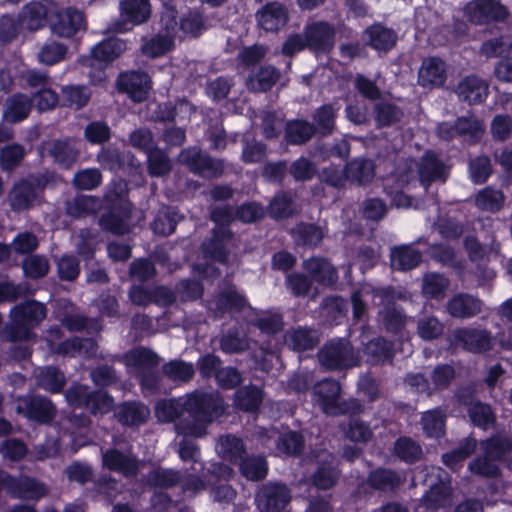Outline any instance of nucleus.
<instances>
[{
	"label": "nucleus",
	"instance_id": "0e129e2a",
	"mask_svg": "<svg viewBox=\"0 0 512 512\" xmlns=\"http://www.w3.org/2000/svg\"><path fill=\"white\" fill-rule=\"evenodd\" d=\"M26 149L20 143H11L0 149V168L2 171L11 172L24 160Z\"/></svg>",
	"mask_w": 512,
	"mask_h": 512
},
{
	"label": "nucleus",
	"instance_id": "a19ab883",
	"mask_svg": "<svg viewBox=\"0 0 512 512\" xmlns=\"http://www.w3.org/2000/svg\"><path fill=\"white\" fill-rule=\"evenodd\" d=\"M340 393L341 385L339 381L332 378L323 379L315 386V394L326 412L338 407Z\"/></svg>",
	"mask_w": 512,
	"mask_h": 512
},
{
	"label": "nucleus",
	"instance_id": "393cba45",
	"mask_svg": "<svg viewBox=\"0 0 512 512\" xmlns=\"http://www.w3.org/2000/svg\"><path fill=\"white\" fill-rule=\"evenodd\" d=\"M97 161L104 170L113 173L124 171L126 166H133L134 156L113 145L102 146L97 153Z\"/></svg>",
	"mask_w": 512,
	"mask_h": 512
},
{
	"label": "nucleus",
	"instance_id": "f03ea898",
	"mask_svg": "<svg viewBox=\"0 0 512 512\" xmlns=\"http://www.w3.org/2000/svg\"><path fill=\"white\" fill-rule=\"evenodd\" d=\"M128 186L123 179L112 180L103 196L104 212L98 225L104 232L121 236L129 232L128 220L131 217L132 203L128 198Z\"/></svg>",
	"mask_w": 512,
	"mask_h": 512
},
{
	"label": "nucleus",
	"instance_id": "4be33fe9",
	"mask_svg": "<svg viewBox=\"0 0 512 512\" xmlns=\"http://www.w3.org/2000/svg\"><path fill=\"white\" fill-rule=\"evenodd\" d=\"M446 79V64L441 58L432 56L423 60L418 73V81L421 86L441 87Z\"/></svg>",
	"mask_w": 512,
	"mask_h": 512
},
{
	"label": "nucleus",
	"instance_id": "f3484780",
	"mask_svg": "<svg viewBox=\"0 0 512 512\" xmlns=\"http://www.w3.org/2000/svg\"><path fill=\"white\" fill-rule=\"evenodd\" d=\"M46 153L55 165L64 170L71 169L80 157V149L70 138L49 141L46 145Z\"/></svg>",
	"mask_w": 512,
	"mask_h": 512
},
{
	"label": "nucleus",
	"instance_id": "423d86ee",
	"mask_svg": "<svg viewBox=\"0 0 512 512\" xmlns=\"http://www.w3.org/2000/svg\"><path fill=\"white\" fill-rule=\"evenodd\" d=\"M178 159L191 173L203 178L218 179L224 174V160L212 157L197 146L182 149Z\"/></svg>",
	"mask_w": 512,
	"mask_h": 512
},
{
	"label": "nucleus",
	"instance_id": "5fc2aeb1",
	"mask_svg": "<svg viewBox=\"0 0 512 512\" xmlns=\"http://www.w3.org/2000/svg\"><path fill=\"white\" fill-rule=\"evenodd\" d=\"M423 433L427 438L440 439L446 433V416L438 410L433 409L423 414L421 418Z\"/></svg>",
	"mask_w": 512,
	"mask_h": 512
},
{
	"label": "nucleus",
	"instance_id": "2f4dec72",
	"mask_svg": "<svg viewBox=\"0 0 512 512\" xmlns=\"http://www.w3.org/2000/svg\"><path fill=\"white\" fill-rule=\"evenodd\" d=\"M403 480L398 472L385 467H377L369 471L366 484L373 490L391 492L402 484Z\"/></svg>",
	"mask_w": 512,
	"mask_h": 512
},
{
	"label": "nucleus",
	"instance_id": "b1692460",
	"mask_svg": "<svg viewBox=\"0 0 512 512\" xmlns=\"http://www.w3.org/2000/svg\"><path fill=\"white\" fill-rule=\"evenodd\" d=\"M319 342V333L309 327L298 326L287 330L284 334L285 345L296 352L312 350Z\"/></svg>",
	"mask_w": 512,
	"mask_h": 512
},
{
	"label": "nucleus",
	"instance_id": "864d4df0",
	"mask_svg": "<svg viewBox=\"0 0 512 512\" xmlns=\"http://www.w3.org/2000/svg\"><path fill=\"white\" fill-rule=\"evenodd\" d=\"M449 284V279L442 273H426L422 280V294L427 299L439 300L443 298Z\"/></svg>",
	"mask_w": 512,
	"mask_h": 512
},
{
	"label": "nucleus",
	"instance_id": "6e6552de",
	"mask_svg": "<svg viewBox=\"0 0 512 512\" xmlns=\"http://www.w3.org/2000/svg\"><path fill=\"white\" fill-rule=\"evenodd\" d=\"M118 11V19L111 25L116 33H126L146 23L152 13L151 3H146L145 0H120Z\"/></svg>",
	"mask_w": 512,
	"mask_h": 512
},
{
	"label": "nucleus",
	"instance_id": "58836bf2",
	"mask_svg": "<svg viewBox=\"0 0 512 512\" xmlns=\"http://www.w3.org/2000/svg\"><path fill=\"white\" fill-rule=\"evenodd\" d=\"M241 475L249 481L258 482L264 480L269 472V465L263 455H247L239 463Z\"/></svg>",
	"mask_w": 512,
	"mask_h": 512
},
{
	"label": "nucleus",
	"instance_id": "6ab92c4d",
	"mask_svg": "<svg viewBox=\"0 0 512 512\" xmlns=\"http://www.w3.org/2000/svg\"><path fill=\"white\" fill-rule=\"evenodd\" d=\"M259 27L266 32H278L289 20L287 8L279 2H268L256 13Z\"/></svg>",
	"mask_w": 512,
	"mask_h": 512
},
{
	"label": "nucleus",
	"instance_id": "8fccbe9b",
	"mask_svg": "<svg viewBox=\"0 0 512 512\" xmlns=\"http://www.w3.org/2000/svg\"><path fill=\"white\" fill-rule=\"evenodd\" d=\"M374 120L377 128L391 127L401 121L402 109L389 101H381L373 106Z\"/></svg>",
	"mask_w": 512,
	"mask_h": 512
},
{
	"label": "nucleus",
	"instance_id": "a878e982",
	"mask_svg": "<svg viewBox=\"0 0 512 512\" xmlns=\"http://www.w3.org/2000/svg\"><path fill=\"white\" fill-rule=\"evenodd\" d=\"M456 92L469 105L481 104L488 96V85L478 76L468 75L459 82Z\"/></svg>",
	"mask_w": 512,
	"mask_h": 512
},
{
	"label": "nucleus",
	"instance_id": "2eb2a0df",
	"mask_svg": "<svg viewBox=\"0 0 512 512\" xmlns=\"http://www.w3.org/2000/svg\"><path fill=\"white\" fill-rule=\"evenodd\" d=\"M19 410L27 419L38 424H50L57 414L54 403L49 398L40 395L23 398Z\"/></svg>",
	"mask_w": 512,
	"mask_h": 512
},
{
	"label": "nucleus",
	"instance_id": "338daca9",
	"mask_svg": "<svg viewBox=\"0 0 512 512\" xmlns=\"http://www.w3.org/2000/svg\"><path fill=\"white\" fill-rule=\"evenodd\" d=\"M417 335L424 341L439 339L444 334L445 326L436 316H423L417 321Z\"/></svg>",
	"mask_w": 512,
	"mask_h": 512
},
{
	"label": "nucleus",
	"instance_id": "e2e57ef3",
	"mask_svg": "<svg viewBox=\"0 0 512 512\" xmlns=\"http://www.w3.org/2000/svg\"><path fill=\"white\" fill-rule=\"evenodd\" d=\"M469 471L484 478H499L502 475L497 461L486 453L476 456L468 465Z\"/></svg>",
	"mask_w": 512,
	"mask_h": 512
},
{
	"label": "nucleus",
	"instance_id": "7ed1b4c3",
	"mask_svg": "<svg viewBox=\"0 0 512 512\" xmlns=\"http://www.w3.org/2000/svg\"><path fill=\"white\" fill-rule=\"evenodd\" d=\"M10 320L2 330L10 342L27 341L35 337L34 329L47 317V307L35 299L22 301L10 310Z\"/></svg>",
	"mask_w": 512,
	"mask_h": 512
},
{
	"label": "nucleus",
	"instance_id": "13d9d810",
	"mask_svg": "<svg viewBox=\"0 0 512 512\" xmlns=\"http://www.w3.org/2000/svg\"><path fill=\"white\" fill-rule=\"evenodd\" d=\"M126 361L128 365L147 370L156 368L160 363V357L151 349L140 346L127 352Z\"/></svg>",
	"mask_w": 512,
	"mask_h": 512
},
{
	"label": "nucleus",
	"instance_id": "4d7b16f0",
	"mask_svg": "<svg viewBox=\"0 0 512 512\" xmlns=\"http://www.w3.org/2000/svg\"><path fill=\"white\" fill-rule=\"evenodd\" d=\"M336 117L337 112L331 103L318 107L312 116L317 133L323 137L331 135L335 129Z\"/></svg>",
	"mask_w": 512,
	"mask_h": 512
},
{
	"label": "nucleus",
	"instance_id": "9b49d317",
	"mask_svg": "<svg viewBox=\"0 0 512 512\" xmlns=\"http://www.w3.org/2000/svg\"><path fill=\"white\" fill-rule=\"evenodd\" d=\"M50 28L57 37L72 38L86 30L85 14L74 7L58 10L50 20Z\"/></svg>",
	"mask_w": 512,
	"mask_h": 512
},
{
	"label": "nucleus",
	"instance_id": "c85d7f7f",
	"mask_svg": "<svg viewBox=\"0 0 512 512\" xmlns=\"http://www.w3.org/2000/svg\"><path fill=\"white\" fill-rule=\"evenodd\" d=\"M291 236L297 246L314 249L322 243L325 232L323 228L316 223L301 221L291 229Z\"/></svg>",
	"mask_w": 512,
	"mask_h": 512
},
{
	"label": "nucleus",
	"instance_id": "f8f14e48",
	"mask_svg": "<svg viewBox=\"0 0 512 512\" xmlns=\"http://www.w3.org/2000/svg\"><path fill=\"white\" fill-rule=\"evenodd\" d=\"M101 462L103 468L122 474L125 478H135L140 471V461L133 454L110 447L101 450Z\"/></svg>",
	"mask_w": 512,
	"mask_h": 512
},
{
	"label": "nucleus",
	"instance_id": "dca6fc26",
	"mask_svg": "<svg viewBox=\"0 0 512 512\" xmlns=\"http://www.w3.org/2000/svg\"><path fill=\"white\" fill-rule=\"evenodd\" d=\"M361 353L369 366L391 364L395 358L394 342L384 336H377L363 344Z\"/></svg>",
	"mask_w": 512,
	"mask_h": 512
},
{
	"label": "nucleus",
	"instance_id": "c9c22d12",
	"mask_svg": "<svg viewBox=\"0 0 512 512\" xmlns=\"http://www.w3.org/2000/svg\"><path fill=\"white\" fill-rule=\"evenodd\" d=\"M317 134L314 124L306 119L288 120L284 128V140L290 145H302L307 143Z\"/></svg>",
	"mask_w": 512,
	"mask_h": 512
},
{
	"label": "nucleus",
	"instance_id": "e433bc0d",
	"mask_svg": "<svg viewBox=\"0 0 512 512\" xmlns=\"http://www.w3.org/2000/svg\"><path fill=\"white\" fill-rule=\"evenodd\" d=\"M181 482V471L158 466L151 469L145 476V484L153 489L169 490Z\"/></svg>",
	"mask_w": 512,
	"mask_h": 512
},
{
	"label": "nucleus",
	"instance_id": "6e6d98bb",
	"mask_svg": "<svg viewBox=\"0 0 512 512\" xmlns=\"http://www.w3.org/2000/svg\"><path fill=\"white\" fill-rule=\"evenodd\" d=\"M216 308L222 313L242 312L248 305L247 298L234 287L221 291L216 298Z\"/></svg>",
	"mask_w": 512,
	"mask_h": 512
},
{
	"label": "nucleus",
	"instance_id": "20e7f679",
	"mask_svg": "<svg viewBox=\"0 0 512 512\" xmlns=\"http://www.w3.org/2000/svg\"><path fill=\"white\" fill-rule=\"evenodd\" d=\"M126 50L125 40L110 36L93 45L88 54L81 55L78 63L90 69L88 75L92 85H102L107 79L106 69L112 66Z\"/></svg>",
	"mask_w": 512,
	"mask_h": 512
},
{
	"label": "nucleus",
	"instance_id": "aec40b11",
	"mask_svg": "<svg viewBox=\"0 0 512 512\" xmlns=\"http://www.w3.org/2000/svg\"><path fill=\"white\" fill-rule=\"evenodd\" d=\"M446 309L452 318L470 319L482 310V301L468 293L454 294L447 302Z\"/></svg>",
	"mask_w": 512,
	"mask_h": 512
},
{
	"label": "nucleus",
	"instance_id": "052dcab7",
	"mask_svg": "<svg viewBox=\"0 0 512 512\" xmlns=\"http://www.w3.org/2000/svg\"><path fill=\"white\" fill-rule=\"evenodd\" d=\"M113 406L114 398L109 394V392L103 389H90L87 398V405L84 410L94 416L105 415L113 409Z\"/></svg>",
	"mask_w": 512,
	"mask_h": 512
},
{
	"label": "nucleus",
	"instance_id": "37998d69",
	"mask_svg": "<svg viewBox=\"0 0 512 512\" xmlns=\"http://www.w3.org/2000/svg\"><path fill=\"white\" fill-rule=\"evenodd\" d=\"M477 448V440L473 437H466L460 441L458 447L441 455L442 463L451 470H456L464 460L470 457Z\"/></svg>",
	"mask_w": 512,
	"mask_h": 512
},
{
	"label": "nucleus",
	"instance_id": "f257e3e1",
	"mask_svg": "<svg viewBox=\"0 0 512 512\" xmlns=\"http://www.w3.org/2000/svg\"><path fill=\"white\" fill-rule=\"evenodd\" d=\"M183 410L191 421L183 422L181 428L186 435L202 437L208 426L225 415L227 405L218 391L196 389L186 395Z\"/></svg>",
	"mask_w": 512,
	"mask_h": 512
},
{
	"label": "nucleus",
	"instance_id": "1a4fd4ad",
	"mask_svg": "<svg viewBox=\"0 0 512 512\" xmlns=\"http://www.w3.org/2000/svg\"><path fill=\"white\" fill-rule=\"evenodd\" d=\"M291 489L286 483L268 481L256 491L255 503L260 512H281L291 502Z\"/></svg>",
	"mask_w": 512,
	"mask_h": 512
},
{
	"label": "nucleus",
	"instance_id": "9d476101",
	"mask_svg": "<svg viewBox=\"0 0 512 512\" xmlns=\"http://www.w3.org/2000/svg\"><path fill=\"white\" fill-rule=\"evenodd\" d=\"M308 50L315 54H329L336 40V29L328 21L318 20L307 23L303 29Z\"/></svg>",
	"mask_w": 512,
	"mask_h": 512
},
{
	"label": "nucleus",
	"instance_id": "c756f323",
	"mask_svg": "<svg viewBox=\"0 0 512 512\" xmlns=\"http://www.w3.org/2000/svg\"><path fill=\"white\" fill-rule=\"evenodd\" d=\"M47 492L45 484L35 478L13 476L8 494L12 498L39 500L46 496Z\"/></svg>",
	"mask_w": 512,
	"mask_h": 512
},
{
	"label": "nucleus",
	"instance_id": "5701e85b",
	"mask_svg": "<svg viewBox=\"0 0 512 512\" xmlns=\"http://www.w3.org/2000/svg\"><path fill=\"white\" fill-rule=\"evenodd\" d=\"M114 415L121 425L134 427L147 421L150 410L140 401H124L117 405Z\"/></svg>",
	"mask_w": 512,
	"mask_h": 512
},
{
	"label": "nucleus",
	"instance_id": "680f3d73",
	"mask_svg": "<svg viewBox=\"0 0 512 512\" xmlns=\"http://www.w3.org/2000/svg\"><path fill=\"white\" fill-rule=\"evenodd\" d=\"M162 373L173 382H188L195 374L191 363L181 359L170 360L162 365Z\"/></svg>",
	"mask_w": 512,
	"mask_h": 512
},
{
	"label": "nucleus",
	"instance_id": "a211bd4d",
	"mask_svg": "<svg viewBox=\"0 0 512 512\" xmlns=\"http://www.w3.org/2000/svg\"><path fill=\"white\" fill-rule=\"evenodd\" d=\"M304 270L309 274L312 282L324 287H332L338 281V271L332 263L324 257L313 256L303 262Z\"/></svg>",
	"mask_w": 512,
	"mask_h": 512
},
{
	"label": "nucleus",
	"instance_id": "774afa93",
	"mask_svg": "<svg viewBox=\"0 0 512 512\" xmlns=\"http://www.w3.org/2000/svg\"><path fill=\"white\" fill-rule=\"evenodd\" d=\"M277 448L288 456H300L305 448V438L299 431L289 430L279 437Z\"/></svg>",
	"mask_w": 512,
	"mask_h": 512
},
{
	"label": "nucleus",
	"instance_id": "0eeeda50",
	"mask_svg": "<svg viewBox=\"0 0 512 512\" xmlns=\"http://www.w3.org/2000/svg\"><path fill=\"white\" fill-rule=\"evenodd\" d=\"M463 14L475 26L504 23L510 16L501 0H470L464 5Z\"/></svg>",
	"mask_w": 512,
	"mask_h": 512
},
{
	"label": "nucleus",
	"instance_id": "f704fd0d",
	"mask_svg": "<svg viewBox=\"0 0 512 512\" xmlns=\"http://www.w3.org/2000/svg\"><path fill=\"white\" fill-rule=\"evenodd\" d=\"M422 253L413 245H401L391 250V266L397 271H411L422 262Z\"/></svg>",
	"mask_w": 512,
	"mask_h": 512
},
{
	"label": "nucleus",
	"instance_id": "412c9836",
	"mask_svg": "<svg viewBox=\"0 0 512 512\" xmlns=\"http://www.w3.org/2000/svg\"><path fill=\"white\" fill-rule=\"evenodd\" d=\"M264 400V391L254 384L240 386L236 389L233 398L234 408L250 414L259 412Z\"/></svg>",
	"mask_w": 512,
	"mask_h": 512
},
{
	"label": "nucleus",
	"instance_id": "a18cd8bd",
	"mask_svg": "<svg viewBox=\"0 0 512 512\" xmlns=\"http://www.w3.org/2000/svg\"><path fill=\"white\" fill-rule=\"evenodd\" d=\"M66 382L65 374L53 365L42 367L37 375L38 385L51 394L63 392Z\"/></svg>",
	"mask_w": 512,
	"mask_h": 512
},
{
	"label": "nucleus",
	"instance_id": "49530a36",
	"mask_svg": "<svg viewBox=\"0 0 512 512\" xmlns=\"http://www.w3.org/2000/svg\"><path fill=\"white\" fill-rule=\"evenodd\" d=\"M7 109L4 117L11 123L25 120L32 110V100L23 93H16L7 99Z\"/></svg>",
	"mask_w": 512,
	"mask_h": 512
},
{
	"label": "nucleus",
	"instance_id": "69168bd1",
	"mask_svg": "<svg viewBox=\"0 0 512 512\" xmlns=\"http://www.w3.org/2000/svg\"><path fill=\"white\" fill-rule=\"evenodd\" d=\"M146 154L147 170L151 177H162L170 173L172 166L165 151L155 147Z\"/></svg>",
	"mask_w": 512,
	"mask_h": 512
},
{
	"label": "nucleus",
	"instance_id": "7c9ffc66",
	"mask_svg": "<svg viewBox=\"0 0 512 512\" xmlns=\"http://www.w3.org/2000/svg\"><path fill=\"white\" fill-rule=\"evenodd\" d=\"M420 182L429 185L435 181H446L445 164L432 151L424 153L418 168Z\"/></svg>",
	"mask_w": 512,
	"mask_h": 512
},
{
	"label": "nucleus",
	"instance_id": "4c0bfd02",
	"mask_svg": "<svg viewBox=\"0 0 512 512\" xmlns=\"http://www.w3.org/2000/svg\"><path fill=\"white\" fill-rule=\"evenodd\" d=\"M103 198L91 195H77L67 202L66 213L73 219H81L96 214L102 209Z\"/></svg>",
	"mask_w": 512,
	"mask_h": 512
},
{
	"label": "nucleus",
	"instance_id": "473e14b6",
	"mask_svg": "<svg viewBox=\"0 0 512 512\" xmlns=\"http://www.w3.org/2000/svg\"><path fill=\"white\" fill-rule=\"evenodd\" d=\"M281 77L280 70L273 65L266 64L249 75L247 79V88L251 92L265 93L270 91Z\"/></svg>",
	"mask_w": 512,
	"mask_h": 512
},
{
	"label": "nucleus",
	"instance_id": "39448f33",
	"mask_svg": "<svg viewBox=\"0 0 512 512\" xmlns=\"http://www.w3.org/2000/svg\"><path fill=\"white\" fill-rule=\"evenodd\" d=\"M320 365L327 370L341 371L360 365L352 343L346 338L328 340L317 353Z\"/></svg>",
	"mask_w": 512,
	"mask_h": 512
},
{
	"label": "nucleus",
	"instance_id": "de8ad7c7",
	"mask_svg": "<svg viewBox=\"0 0 512 512\" xmlns=\"http://www.w3.org/2000/svg\"><path fill=\"white\" fill-rule=\"evenodd\" d=\"M506 197L503 191L486 186L475 196V206L483 212L497 213L503 209Z\"/></svg>",
	"mask_w": 512,
	"mask_h": 512
},
{
	"label": "nucleus",
	"instance_id": "79ce46f5",
	"mask_svg": "<svg viewBox=\"0 0 512 512\" xmlns=\"http://www.w3.org/2000/svg\"><path fill=\"white\" fill-rule=\"evenodd\" d=\"M295 213V202L287 191L277 192L267 206L268 216L276 221L291 218Z\"/></svg>",
	"mask_w": 512,
	"mask_h": 512
},
{
	"label": "nucleus",
	"instance_id": "bf43d9fd",
	"mask_svg": "<svg viewBox=\"0 0 512 512\" xmlns=\"http://www.w3.org/2000/svg\"><path fill=\"white\" fill-rule=\"evenodd\" d=\"M468 172L471 182L475 185L485 184L493 174L491 159L487 155H478L468 162Z\"/></svg>",
	"mask_w": 512,
	"mask_h": 512
},
{
	"label": "nucleus",
	"instance_id": "603ef678",
	"mask_svg": "<svg viewBox=\"0 0 512 512\" xmlns=\"http://www.w3.org/2000/svg\"><path fill=\"white\" fill-rule=\"evenodd\" d=\"M62 106L80 110L90 101L92 92L85 85H65L61 88Z\"/></svg>",
	"mask_w": 512,
	"mask_h": 512
},
{
	"label": "nucleus",
	"instance_id": "ddd939ff",
	"mask_svg": "<svg viewBox=\"0 0 512 512\" xmlns=\"http://www.w3.org/2000/svg\"><path fill=\"white\" fill-rule=\"evenodd\" d=\"M116 84L119 92L127 94L134 102H142L148 97L151 78L145 71L131 70L120 73Z\"/></svg>",
	"mask_w": 512,
	"mask_h": 512
},
{
	"label": "nucleus",
	"instance_id": "cd10ccee",
	"mask_svg": "<svg viewBox=\"0 0 512 512\" xmlns=\"http://www.w3.org/2000/svg\"><path fill=\"white\" fill-rule=\"evenodd\" d=\"M345 173L347 181L358 186H364L374 179L375 163L365 157H356L346 162Z\"/></svg>",
	"mask_w": 512,
	"mask_h": 512
},
{
	"label": "nucleus",
	"instance_id": "c03bdc74",
	"mask_svg": "<svg viewBox=\"0 0 512 512\" xmlns=\"http://www.w3.org/2000/svg\"><path fill=\"white\" fill-rule=\"evenodd\" d=\"M393 454L406 464H415L421 460L423 450L421 445L410 436H399L393 445Z\"/></svg>",
	"mask_w": 512,
	"mask_h": 512
},
{
	"label": "nucleus",
	"instance_id": "bb28decb",
	"mask_svg": "<svg viewBox=\"0 0 512 512\" xmlns=\"http://www.w3.org/2000/svg\"><path fill=\"white\" fill-rule=\"evenodd\" d=\"M37 198V186L27 179L16 182L9 194L11 209L16 212L29 210Z\"/></svg>",
	"mask_w": 512,
	"mask_h": 512
},
{
	"label": "nucleus",
	"instance_id": "ea45409f",
	"mask_svg": "<svg viewBox=\"0 0 512 512\" xmlns=\"http://www.w3.org/2000/svg\"><path fill=\"white\" fill-rule=\"evenodd\" d=\"M483 453L494 458L497 462L506 461V456L512 453V435L493 434L480 441Z\"/></svg>",
	"mask_w": 512,
	"mask_h": 512
},
{
	"label": "nucleus",
	"instance_id": "3c124183",
	"mask_svg": "<svg viewBox=\"0 0 512 512\" xmlns=\"http://www.w3.org/2000/svg\"><path fill=\"white\" fill-rule=\"evenodd\" d=\"M182 219L183 216L176 207L168 206L158 212L152 223V229L155 234L170 236L175 232L179 221Z\"/></svg>",
	"mask_w": 512,
	"mask_h": 512
},
{
	"label": "nucleus",
	"instance_id": "4468645a",
	"mask_svg": "<svg viewBox=\"0 0 512 512\" xmlns=\"http://www.w3.org/2000/svg\"><path fill=\"white\" fill-rule=\"evenodd\" d=\"M454 340L460 343L464 350L473 354L490 351L494 346V338L490 331L477 328H457Z\"/></svg>",
	"mask_w": 512,
	"mask_h": 512
},
{
	"label": "nucleus",
	"instance_id": "72a5a7b5",
	"mask_svg": "<svg viewBox=\"0 0 512 512\" xmlns=\"http://www.w3.org/2000/svg\"><path fill=\"white\" fill-rule=\"evenodd\" d=\"M364 33L368 38L367 44L380 52H388L393 49L398 39L397 33L393 29L380 23L370 25Z\"/></svg>",
	"mask_w": 512,
	"mask_h": 512
},
{
	"label": "nucleus",
	"instance_id": "09e8293b",
	"mask_svg": "<svg viewBox=\"0 0 512 512\" xmlns=\"http://www.w3.org/2000/svg\"><path fill=\"white\" fill-rule=\"evenodd\" d=\"M458 137H465L470 145L478 144L485 133L482 122L474 116H459L455 119Z\"/></svg>",
	"mask_w": 512,
	"mask_h": 512
}]
</instances>
